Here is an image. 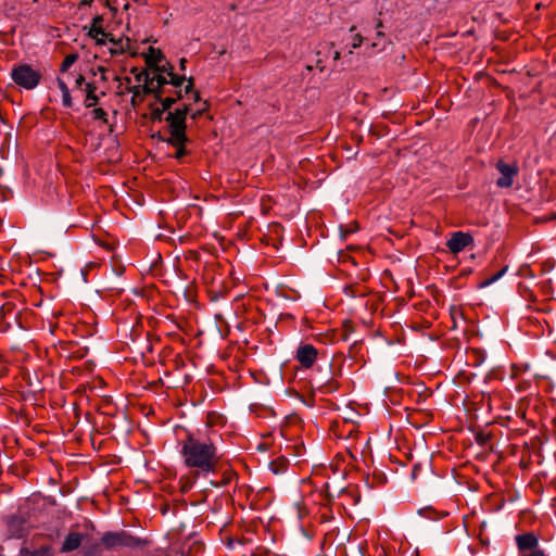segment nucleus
I'll return each instance as SVG.
<instances>
[{"label":"nucleus","mask_w":556,"mask_h":556,"mask_svg":"<svg viewBox=\"0 0 556 556\" xmlns=\"http://www.w3.org/2000/svg\"><path fill=\"white\" fill-rule=\"evenodd\" d=\"M84 534L79 532H70L63 541L61 553H70L77 549L84 540Z\"/></svg>","instance_id":"f8f14e48"},{"label":"nucleus","mask_w":556,"mask_h":556,"mask_svg":"<svg viewBox=\"0 0 556 556\" xmlns=\"http://www.w3.org/2000/svg\"><path fill=\"white\" fill-rule=\"evenodd\" d=\"M75 85H76V87H78V88H80L81 86H85V85H86V84H85V78H84L81 75H79V76L76 78V80H75Z\"/></svg>","instance_id":"b1692460"},{"label":"nucleus","mask_w":556,"mask_h":556,"mask_svg":"<svg viewBox=\"0 0 556 556\" xmlns=\"http://www.w3.org/2000/svg\"><path fill=\"white\" fill-rule=\"evenodd\" d=\"M21 556H54V551L50 545H43L38 549L31 551L23 547L20 552Z\"/></svg>","instance_id":"dca6fc26"},{"label":"nucleus","mask_w":556,"mask_h":556,"mask_svg":"<svg viewBox=\"0 0 556 556\" xmlns=\"http://www.w3.org/2000/svg\"><path fill=\"white\" fill-rule=\"evenodd\" d=\"M8 532L10 538L22 539L28 534L29 528L24 518L13 516L8 520Z\"/></svg>","instance_id":"9d476101"},{"label":"nucleus","mask_w":556,"mask_h":556,"mask_svg":"<svg viewBox=\"0 0 556 556\" xmlns=\"http://www.w3.org/2000/svg\"><path fill=\"white\" fill-rule=\"evenodd\" d=\"M78 59L76 53H71L65 56L61 64V72H66Z\"/></svg>","instance_id":"6ab92c4d"},{"label":"nucleus","mask_w":556,"mask_h":556,"mask_svg":"<svg viewBox=\"0 0 556 556\" xmlns=\"http://www.w3.org/2000/svg\"><path fill=\"white\" fill-rule=\"evenodd\" d=\"M180 455L187 467L204 475L214 472L218 463L217 448L208 438L189 434L180 443Z\"/></svg>","instance_id":"f03ea898"},{"label":"nucleus","mask_w":556,"mask_h":556,"mask_svg":"<svg viewBox=\"0 0 556 556\" xmlns=\"http://www.w3.org/2000/svg\"><path fill=\"white\" fill-rule=\"evenodd\" d=\"M96 90H97V88L93 84L86 83V85H85V92H86L85 105L87 108H92L98 104L99 97L97 96Z\"/></svg>","instance_id":"2eb2a0df"},{"label":"nucleus","mask_w":556,"mask_h":556,"mask_svg":"<svg viewBox=\"0 0 556 556\" xmlns=\"http://www.w3.org/2000/svg\"><path fill=\"white\" fill-rule=\"evenodd\" d=\"M364 40H368L367 37H363L361 35H356L355 38H354V41L352 43V47H351V50L349 51L350 53H353V49H356L358 47H361V45L364 42Z\"/></svg>","instance_id":"412c9836"},{"label":"nucleus","mask_w":556,"mask_h":556,"mask_svg":"<svg viewBox=\"0 0 556 556\" xmlns=\"http://www.w3.org/2000/svg\"><path fill=\"white\" fill-rule=\"evenodd\" d=\"M106 71L108 70L104 66H98L93 74L94 75L100 74V79L102 81H106L108 80Z\"/></svg>","instance_id":"5701e85b"},{"label":"nucleus","mask_w":556,"mask_h":556,"mask_svg":"<svg viewBox=\"0 0 556 556\" xmlns=\"http://www.w3.org/2000/svg\"><path fill=\"white\" fill-rule=\"evenodd\" d=\"M496 169L501 174V177L496 180L497 187L510 188L519 173L518 165L515 162L507 163L503 160H500L496 163Z\"/></svg>","instance_id":"0eeeda50"},{"label":"nucleus","mask_w":556,"mask_h":556,"mask_svg":"<svg viewBox=\"0 0 556 556\" xmlns=\"http://www.w3.org/2000/svg\"><path fill=\"white\" fill-rule=\"evenodd\" d=\"M518 556H547L540 547L538 536L532 532L518 534L515 538Z\"/></svg>","instance_id":"423d86ee"},{"label":"nucleus","mask_w":556,"mask_h":556,"mask_svg":"<svg viewBox=\"0 0 556 556\" xmlns=\"http://www.w3.org/2000/svg\"><path fill=\"white\" fill-rule=\"evenodd\" d=\"M185 63H186V60L185 59H181L180 60V67L184 70L185 68Z\"/></svg>","instance_id":"393cba45"},{"label":"nucleus","mask_w":556,"mask_h":556,"mask_svg":"<svg viewBox=\"0 0 556 556\" xmlns=\"http://www.w3.org/2000/svg\"><path fill=\"white\" fill-rule=\"evenodd\" d=\"M100 21H101V18L99 16H97L92 20V24L89 28L88 35L91 38H93L94 40H97L98 43H103L104 37H106V34L103 31V29L99 25Z\"/></svg>","instance_id":"4468645a"},{"label":"nucleus","mask_w":556,"mask_h":556,"mask_svg":"<svg viewBox=\"0 0 556 556\" xmlns=\"http://www.w3.org/2000/svg\"><path fill=\"white\" fill-rule=\"evenodd\" d=\"M472 242L473 238L469 233L456 231L447 240L446 247L452 253L457 254L462 252L465 248L470 245Z\"/></svg>","instance_id":"1a4fd4ad"},{"label":"nucleus","mask_w":556,"mask_h":556,"mask_svg":"<svg viewBox=\"0 0 556 556\" xmlns=\"http://www.w3.org/2000/svg\"><path fill=\"white\" fill-rule=\"evenodd\" d=\"M382 24L381 22H378L375 26L376 33L375 37L372 38L370 47L376 51H382L387 47V38L383 31L381 30Z\"/></svg>","instance_id":"ddd939ff"},{"label":"nucleus","mask_w":556,"mask_h":556,"mask_svg":"<svg viewBox=\"0 0 556 556\" xmlns=\"http://www.w3.org/2000/svg\"><path fill=\"white\" fill-rule=\"evenodd\" d=\"M378 556H387L386 551L382 548L381 553H379V555H378Z\"/></svg>","instance_id":"a878e982"},{"label":"nucleus","mask_w":556,"mask_h":556,"mask_svg":"<svg viewBox=\"0 0 556 556\" xmlns=\"http://www.w3.org/2000/svg\"><path fill=\"white\" fill-rule=\"evenodd\" d=\"M10 76L17 87L25 90L35 89L41 80V73L25 63L14 65Z\"/></svg>","instance_id":"20e7f679"},{"label":"nucleus","mask_w":556,"mask_h":556,"mask_svg":"<svg viewBox=\"0 0 556 556\" xmlns=\"http://www.w3.org/2000/svg\"><path fill=\"white\" fill-rule=\"evenodd\" d=\"M0 556H4V555H0Z\"/></svg>","instance_id":"bb28decb"},{"label":"nucleus","mask_w":556,"mask_h":556,"mask_svg":"<svg viewBox=\"0 0 556 556\" xmlns=\"http://www.w3.org/2000/svg\"><path fill=\"white\" fill-rule=\"evenodd\" d=\"M137 85H130L126 78L125 89L132 93L131 102L135 105L141 92L153 93L161 103L162 111H167L177 100L200 101V96L193 90L192 79L175 74L172 70L164 73H154L132 70Z\"/></svg>","instance_id":"f257e3e1"},{"label":"nucleus","mask_w":556,"mask_h":556,"mask_svg":"<svg viewBox=\"0 0 556 556\" xmlns=\"http://www.w3.org/2000/svg\"><path fill=\"white\" fill-rule=\"evenodd\" d=\"M506 271H507V266H505L504 268H502L500 271H497V273H496L495 275H493L492 277H490V278H488V279H485V280L481 281V282L479 283V286H478V287H479L480 289H483V288H486V287H489V286L493 285V283H494V282H496L498 279H501V278L505 275V273H506Z\"/></svg>","instance_id":"a211bd4d"},{"label":"nucleus","mask_w":556,"mask_h":556,"mask_svg":"<svg viewBox=\"0 0 556 556\" xmlns=\"http://www.w3.org/2000/svg\"><path fill=\"white\" fill-rule=\"evenodd\" d=\"M206 109V103L192 110L190 102H184L182 108H177L174 112H168L165 121L168 123L169 138L166 140L169 144L176 148L174 156L181 159L186 154L185 143L187 141L186 136V116L191 115V118L195 119Z\"/></svg>","instance_id":"7ed1b4c3"},{"label":"nucleus","mask_w":556,"mask_h":556,"mask_svg":"<svg viewBox=\"0 0 556 556\" xmlns=\"http://www.w3.org/2000/svg\"><path fill=\"white\" fill-rule=\"evenodd\" d=\"M316 357L317 350L312 344L301 345L296 351V359L305 368L312 367Z\"/></svg>","instance_id":"9b49d317"},{"label":"nucleus","mask_w":556,"mask_h":556,"mask_svg":"<svg viewBox=\"0 0 556 556\" xmlns=\"http://www.w3.org/2000/svg\"><path fill=\"white\" fill-rule=\"evenodd\" d=\"M101 543L106 549H115L119 547L137 548L147 544L144 540L137 538L127 531L106 532L102 535Z\"/></svg>","instance_id":"39448f33"},{"label":"nucleus","mask_w":556,"mask_h":556,"mask_svg":"<svg viewBox=\"0 0 556 556\" xmlns=\"http://www.w3.org/2000/svg\"><path fill=\"white\" fill-rule=\"evenodd\" d=\"M124 51V47L122 43H116V42H113V47L110 48V52L111 54L115 55V54H119Z\"/></svg>","instance_id":"4be33fe9"},{"label":"nucleus","mask_w":556,"mask_h":556,"mask_svg":"<svg viewBox=\"0 0 556 556\" xmlns=\"http://www.w3.org/2000/svg\"><path fill=\"white\" fill-rule=\"evenodd\" d=\"M91 114L94 119L106 122L108 114L103 109L96 108L92 110Z\"/></svg>","instance_id":"aec40b11"},{"label":"nucleus","mask_w":556,"mask_h":556,"mask_svg":"<svg viewBox=\"0 0 556 556\" xmlns=\"http://www.w3.org/2000/svg\"><path fill=\"white\" fill-rule=\"evenodd\" d=\"M144 61L148 65V70L146 72H150L151 75L154 73H164L169 72L166 65H162L161 63L164 61V54L161 50L155 49L153 47H149L147 51L142 52Z\"/></svg>","instance_id":"6e6552de"},{"label":"nucleus","mask_w":556,"mask_h":556,"mask_svg":"<svg viewBox=\"0 0 556 556\" xmlns=\"http://www.w3.org/2000/svg\"><path fill=\"white\" fill-rule=\"evenodd\" d=\"M56 85H58L59 89L62 92V104H63V106L71 108L73 102H72V97H71L70 89H68L66 83L63 79L58 78L56 79Z\"/></svg>","instance_id":"f3484780"}]
</instances>
